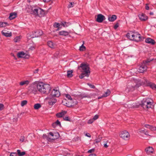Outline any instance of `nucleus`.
Instances as JSON below:
<instances>
[{"label": "nucleus", "instance_id": "nucleus-1", "mask_svg": "<svg viewBox=\"0 0 156 156\" xmlns=\"http://www.w3.org/2000/svg\"><path fill=\"white\" fill-rule=\"evenodd\" d=\"M50 90L51 87L49 84L42 82L35 81L29 87L28 92L34 94H37L38 91L41 94H48Z\"/></svg>", "mask_w": 156, "mask_h": 156}, {"label": "nucleus", "instance_id": "nucleus-2", "mask_svg": "<svg viewBox=\"0 0 156 156\" xmlns=\"http://www.w3.org/2000/svg\"><path fill=\"white\" fill-rule=\"evenodd\" d=\"M145 84V82L142 81L137 79H133V80L129 83L127 85L125 91L126 92L130 91H132L134 90L136 88L139 87L140 85H144Z\"/></svg>", "mask_w": 156, "mask_h": 156}, {"label": "nucleus", "instance_id": "nucleus-3", "mask_svg": "<svg viewBox=\"0 0 156 156\" xmlns=\"http://www.w3.org/2000/svg\"><path fill=\"white\" fill-rule=\"evenodd\" d=\"M80 67L82 69V73L79 76V77L80 79L83 78L84 76L88 77L90 74V71L89 69L88 66L85 64L82 63Z\"/></svg>", "mask_w": 156, "mask_h": 156}, {"label": "nucleus", "instance_id": "nucleus-4", "mask_svg": "<svg viewBox=\"0 0 156 156\" xmlns=\"http://www.w3.org/2000/svg\"><path fill=\"white\" fill-rule=\"evenodd\" d=\"M153 101L150 98H144L140 104L141 106L144 109L151 108L152 106Z\"/></svg>", "mask_w": 156, "mask_h": 156}, {"label": "nucleus", "instance_id": "nucleus-5", "mask_svg": "<svg viewBox=\"0 0 156 156\" xmlns=\"http://www.w3.org/2000/svg\"><path fill=\"white\" fill-rule=\"evenodd\" d=\"M65 96L68 100H69V103H70V105H67L66 103V104H65V103H64V102L66 100H65L62 102V103L64 105H66L68 107H70L76 104L77 101L76 100L73 99L69 94H66Z\"/></svg>", "mask_w": 156, "mask_h": 156}, {"label": "nucleus", "instance_id": "nucleus-6", "mask_svg": "<svg viewBox=\"0 0 156 156\" xmlns=\"http://www.w3.org/2000/svg\"><path fill=\"white\" fill-rule=\"evenodd\" d=\"M33 12L35 15L40 17H43L45 14V11L40 8L34 9Z\"/></svg>", "mask_w": 156, "mask_h": 156}, {"label": "nucleus", "instance_id": "nucleus-7", "mask_svg": "<svg viewBox=\"0 0 156 156\" xmlns=\"http://www.w3.org/2000/svg\"><path fill=\"white\" fill-rule=\"evenodd\" d=\"M46 100L48 102V104L50 105H52L55 104L57 101V99H56V97L49 94L46 98Z\"/></svg>", "mask_w": 156, "mask_h": 156}, {"label": "nucleus", "instance_id": "nucleus-8", "mask_svg": "<svg viewBox=\"0 0 156 156\" xmlns=\"http://www.w3.org/2000/svg\"><path fill=\"white\" fill-rule=\"evenodd\" d=\"M43 34V32L41 30H37L35 31L33 33V35L32 36H30L29 34H28L27 35V37L29 39L31 38H33L34 37H38L41 35Z\"/></svg>", "mask_w": 156, "mask_h": 156}, {"label": "nucleus", "instance_id": "nucleus-9", "mask_svg": "<svg viewBox=\"0 0 156 156\" xmlns=\"http://www.w3.org/2000/svg\"><path fill=\"white\" fill-rule=\"evenodd\" d=\"M120 136L125 140H128L130 137L129 133L126 131H124L121 132L119 134Z\"/></svg>", "mask_w": 156, "mask_h": 156}, {"label": "nucleus", "instance_id": "nucleus-10", "mask_svg": "<svg viewBox=\"0 0 156 156\" xmlns=\"http://www.w3.org/2000/svg\"><path fill=\"white\" fill-rule=\"evenodd\" d=\"M48 93H49V95L56 98L58 97L60 95V92L57 89H54L52 90H50Z\"/></svg>", "mask_w": 156, "mask_h": 156}, {"label": "nucleus", "instance_id": "nucleus-11", "mask_svg": "<svg viewBox=\"0 0 156 156\" xmlns=\"http://www.w3.org/2000/svg\"><path fill=\"white\" fill-rule=\"evenodd\" d=\"M17 56L19 58L26 59L30 57V55L29 54L25 53L23 51L18 53L17 54Z\"/></svg>", "mask_w": 156, "mask_h": 156}, {"label": "nucleus", "instance_id": "nucleus-12", "mask_svg": "<svg viewBox=\"0 0 156 156\" xmlns=\"http://www.w3.org/2000/svg\"><path fill=\"white\" fill-rule=\"evenodd\" d=\"M49 134L52 137V139L54 140L58 138L59 136V134L58 132H55L54 133L50 132Z\"/></svg>", "mask_w": 156, "mask_h": 156}, {"label": "nucleus", "instance_id": "nucleus-13", "mask_svg": "<svg viewBox=\"0 0 156 156\" xmlns=\"http://www.w3.org/2000/svg\"><path fill=\"white\" fill-rule=\"evenodd\" d=\"M105 17L101 14H99L97 16L96 21L99 23H101L104 20Z\"/></svg>", "mask_w": 156, "mask_h": 156}, {"label": "nucleus", "instance_id": "nucleus-14", "mask_svg": "<svg viewBox=\"0 0 156 156\" xmlns=\"http://www.w3.org/2000/svg\"><path fill=\"white\" fill-rule=\"evenodd\" d=\"M147 69V67L145 65L142 64L140 66L139 69V71L140 73H143Z\"/></svg>", "mask_w": 156, "mask_h": 156}, {"label": "nucleus", "instance_id": "nucleus-15", "mask_svg": "<svg viewBox=\"0 0 156 156\" xmlns=\"http://www.w3.org/2000/svg\"><path fill=\"white\" fill-rule=\"evenodd\" d=\"M133 40L136 41H138L141 40V37L140 34L136 33H135L134 37H133Z\"/></svg>", "mask_w": 156, "mask_h": 156}, {"label": "nucleus", "instance_id": "nucleus-16", "mask_svg": "<svg viewBox=\"0 0 156 156\" xmlns=\"http://www.w3.org/2000/svg\"><path fill=\"white\" fill-rule=\"evenodd\" d=\"M140 20L142 21H145L147 19V17L145 14L142 13L139 15Z\"/></svg>", "mask_w": 156, "mask_h": 156}, {"label": "nucleus", "instance_id": "nucleus-17", "mask_svg": "<svg viewBox=\"0 0 156 156\" xmlns=\"http://www.w3.org/2000/svg\"><path fill=\"white\" fill-rule=\"evenodd\" d=\"M145 41L147 43L152 44H154L155 43V41L154 40L149 37L145 39Z\"/></svg>", "mask_w": 156, "mask_h": 156}, {"label": "nucleus", "instance_id": "nucleus-18", "mask_svg": "<svg viewBox=\"0 0 156 156\" xmlns=\"http://www.w3.org/2000/svg\"><path fill=\"white\" fill-rule=\"evenodd\" d=\"M140 105V104L133 103L132 104H129L128 107L129 108H138L139 106Z\"/></svg>", "mask_w": 156, "mask_h": 156}, {"label": "nucleus", "instance_id": "nucleus-19", "mask_svg": "<svg viewBox=\"0 0 156 156\" xmlns=\"http://www.w3.org/2000/svg\"><path fill=\"white\" fill-rule=\"evenodd\" d=\"M66 112H67L66 111H62L56 114V116L57 117L61 118L66 113Z\"/></svg>", "mask_w": 156, "mask_h": 156}, {"label": "nucleus", "instance_id": "nucleus-20", "mask_svg": "<svg viewBox=\"0 0 156 156\" xmlns=\"http://www.w3.org/2000/svg\"><path fill=\"white\" fill-rule=\"evenodd\" d=\"M144 126L147 128L150 129L151 131H154L156 130V128L154 126L149 125H145Z\"/></svg>", "mask_w": 156, "mask_h": 156}, {"label": "nucleus", "instance_id": "nucleus-21", "mask_svg": "<svg viewBox=\"0 0 156 156\" xmlns=\"http://www.w3.org/2000/svg\"><path fill=\"white\" fill-rule=\"evenodd\" d=\"M134 35L135 33H129L127 34L126 36L130 40H133V37H134Z\"/></svg>", "mask_w": 156, "mask_h": 156}, {"label": "nucleus", "instance_id": "nucleus-22", "mask_svg": "<svg viewBox=\"0 0 156 156\" xmlns=\"http://www.w3.org/2000/svg\"><path fill=\"white\" fill-rule=\"evenodd\" d=\"M117 18V17L115 15H112V16H109L108 17V20L110 22H113Z\"/></svg>", "mask_w": 156, "mask_h": 156}, {"label": "nucleus", "instance_id": "nucleus-23", "mask_svg": "<svg viewBox=\"0 0 156 156\" xmlns=\"http://www.w3.org/2000/svg\"><path fill=\"white\" fill-rule=\"evenodd\" d=\"M145 150L147 153H152L154 151L153 148L151 147H147L145 149Z\"/></svg>", "mask_w": 156, "mask_h": 156}, {"label": "nucleus", "instance_id": "nucleus-24", "mask_svg": "<svg viewBox=\"0 0 156 156\" xmlns=\"http://www.w3.org/2000/svg\"><path fill=\"white\" fill-rule=\"evenodd\" d=\"M16 16L17 14L16 13H11L10 14V16L9 17V18L10 20H11L16 18Z\"/></svg>", "mask_w": 156, "mask_h": 156}, {"label": "nucleus", "instance_id": "nucleus-25", "mask_svg": "<svg viewBox=\"0 0 156 156\" xmlns=\"http://www.w3.org/2000/svg\"><path fill=\"white\" fill-rule=\"evenodd\" d=\"M30 83V82L29 80H26L25 81H22L20 82L19 83L20 85V86H23L24 85H27L29 84Z\"/></svg>", "mask_w": 156, "mask_h": 156}, {"label": "nucleus", "instance_id": "nucleus-26", "mask_svg": "<svg viewBox=\"0 0 156 156\" xmlns=\"http://www.w3.org/2000/svg\"><path fill=\"white\" fill-rule=\"evenodd\" d=\"M2 35L6 37H9L11 36L12 34L11 32H6L4 31H2Z\"/></svg>", "mask_w": 156, "mask_h": 156}, {"label": "nucleus", "instance_id": "nucleus-27", "mask_svg": "<svg viewBox=\"0 0 156 156\" xmlns=\"http://www.w3.org/2000/svg\"><path fill=\"white\" fill-rule=\"evenodd\" d=\"M69 34V32L66 31H61L59 32V34L61 36H66L68 35Z\"/></svg>", "mask_w": 156, "mask_h": 156}, {"label": "nucleus", "instance_id": "nucleus-28", "mask_svg": "<svg viewBox=\"0 0 156 156\" xmlns=\"http://www.w3.org/2000/svg\"><path fill=\"white\" fill-rule=\"evenodd\" d=\"M48 46L51 48H54L55 47V44L51 41H48Z\"/></svg>", "mask_w": 156, "mask_h": 156}, {"label": "nucleus", "instance_id": "nucleus-29", "mask_svg": "<svg viewBox=\"0 0 156 156\" xmlns=\"http://www.w3.org/2000/svg\"><path fill=\"white\" fill-rule=\"evenodd\" d=\"M110 90L108 89L105 92V93L103 94V96L104 97H106L110 95Z\"/></svg>", "mask_w": 156, "mask_h": 156}, {"label": "nucleus", "instance_id": "nucleus-30", "mask_svg": "<svg viewBox=\"0 0 156 156\" xmlns=\"http://www.w3.org/2000/svg\"><path fill=\"white\" fill-rule=\"evenodd\" d=\"M41 105L39 103H37L34 105V108L35 109L37 110L41 107Z\"/></svg>", "mask_w": 156, "mask_h": 156}, {"label": "nucleus", "instance_id": "nucleus-31", "mask_svg": "<svg viewBox=\"0 0 156 156\" xmlns=\"http://www.w3.org/2000/svg\"><path fill=\"white\" fill-rule=\"evenodd\" d=\"M17 154L19 156H23L26 154V153L24 151L21 152L19 150H18L17 151Z\"/></svg>", "mask_w": 156, "mask_h": 156}, {"label": "nucleus", "instance_id": "nucleus-32", "mask_svg": "<svg viewBox=\"0 0 156 156\" xmlns=\"http://www.w3.org/2000/svg\"><path fill=\"white\" fill-rule=\"evenodd\" d=\"M8 25V24L6 22H0V27H5Z\"/></svg>", "mask_w": 156, "mask_h": 156}, {"label": "nucleus", "instance_id": "nucleus-33", "mask_svg": "<svg viewBox=\"0 0 156 156\" xmlns=\"http://www.w3.org/2000/svg\"><path fill=\"white\" fill-rule=\"evenodd\" d=\"M21 38V36H17L14 39V41L15 42H19Z\"/></svg>", "mask_w": 156, "mask_h": 156}, {"label": "nucleus", "instance_id": "nucleus-34", "mask_svg": "<svg viewBox=\"0 0 156 156\" xmlns=\"http://www.w3.org/2000/svg\"><path fill=\"white\" fill-rule=\"evenodd\" d=\"M149 86L153 89L156 90V85L151 83H149Z\"/></svg>", "mask_w": 156, "mask_h": 156}, {"label": "nucleus", "instance_id": "nucleus-35", "mask_svg": "<svg viewBox=\"0 0 156 156\" xmlns=\"http://www.w3.org/2000/svg\"><path fill=\"white\" fill-rule=\"evenodd\" d=\"M73 71L72 70L71 71H68L67 72V76L68 77H70L73 76L72 74Z\"/></svg>", "mask_w": 156, "mask_h": 156}, {"label": "nucleus", "instance_id": "nucleus-36", "mask_svg": "<svg viewBox=\"0 0 156 156\" xmlns=\"http://www.w3.org/2000/svg\"><path fill=\"white\" fill-rule=\"evenodd\" d=\"M84 41L83 42V44L80 47L79 50L80 51H83L85 50V47L83 45Z\"/></svg>", "mask_w": 156, "mask_h": 156}, {"label": "nucleus", "instance_id": "nucleus-37", "mask_svg": "<svg viewBox=\"0 0 156 156\" xmlns=\"http://www.w3.org/2000/svg\"><path fill=\"white\" fill-rule=\"evenodd\" d=\"M61 23L62 25L64 27H66L70 25V23H69L65 22H62Z\"/></svg>", "mask_w": 156, "mask_h": 156}, {"label": "nucleus", "instance_id": "nucleus-38", "mask_svg": "<svg viewBox=\"0 0 156 156\" xmlns=\"http://www.w3.org/2000/svg\"><path fill=\"white\" fill-rule=\"evenodd\" d=\"M60 24L58 23H55L54 24V27H55L58 28L56 30H59V27H60Z\"/></svg>", "mask_w": 156, "mask_h": 156}, {"label": "nucleus", "instance_id": "nucleus-39", "mask_svg": "<svg viewBox=\"0 0 156 156\" xmlns=\"http://www.w3.org/2000/svg\"><path fill=\"white\" fill-rule=\"evenodd\" d=\"M27 101L26 100H23L21 102V106L22 107L26 105L27 103Z\"/></svg>", "mask_w": 156, "mask_h": 156}, {"label": "nucleus", "instance_id": "nucleus-40", "mask_svg": "<svg viewBox=\"0 0 156 156\" xmlns=\"http://www.w3.org/2000/svg\"><path fill=\"white\" fill-rule=\"evenodd\" d=\"M74 3V2H70L68 6L69 8H72L73 7Z\"/></svg>", "mask_w": 156, "mask_h": 156}, {"label": "nucleus", "instance_id": "nucleus-41", "mask_svg": "<svg viewBox=\"0 0 156 156\" xmlns=\"http://www.w3.org/2000/svg\"><path fill=\"white\" fill-rule=\"evenodd\" d=\"M63 155L65 156H67L68 155H69V154L67 152V151H64L63 153Z\"/></svg>", "mask_w": 156, "mask_h": 156}, {"label": "nucleus", "instance_id": "nucleus-42", "mask_svg": "<svg viewBox=\"0 0 156 156\" xmlns=\"http://www.w3.org/2000/svg\"><path fill=\"white\" fill-rule=\"evenodd\" d=\"M80 97L81 98H83L86 97H88V96L85 94H83L81 95H80Z\"/></svg>", "mask_w": 156, "mask_h": 156}, {"label": "nucleus", "instance_id": "nucleus-43", "mask_svg": "<svg viewBox=\"0 0 156 156\" xmlns=\"http://www.w3.org/2000/svg\"><path fill=\"white\" fill-rule=\"evenodd\" d=\"M99 116L98 115H96L94 116L93 117V119L94 121L97 119L98 118Z\"/></svg>", "mask_w": 156, "mask_h": 156}, {"label": "nucleus", "instance_id": "nucleus-44", "mask_svg": "<svg viewBox=\"0 0 156 156\" xmlns=\"http://www.w3.org/2000/svg\"><path fill=\"white\" fill-rule=\"evenodd\" d=\"M56 125L57 126H60L61 125V123L58 120H57L56 122H54Z\"/></svg>", "mask_w": 156, "mask_h": 156}, {"label": "nucleus", "instance_id": "nucleus-45", "mask_svg": "<svg viewBox=\"0 0 156 156\" xmlns=\"http://www.w3.org/2000/svg\"><path fill=\"white\" fill-rule=\"evenodd\" d=\"M4 108V105L1 103H0V110H2Z\"/></svg>", "mask_w": 156, "mask_h": 156}, {"label": "nucleus", "instance_id": "nucleus-46", "mask_svg": "<svg viewBox=\"0 0 156 156\" xmlns=\"http://www.w3.org/2000/svg\"><path fill=\"white\" fill-rule=\"evenodd\" d=\"M94 121L93 119H89L87 123L88 124H91V123H92L94 122Z\"/></svg>", "mask_w": 156, "mask_h": 156}, {"label": "nucleus", "instance_id": "nucleus-47", "mask_svg": "<svg viewBox=\"0 0 156 156\" xmlns=\"http://www.w3.org/2000/svg\"><path fill=\"white\" fill-rule=\"evenodd\" d=\"M24 137L23 136H21L20 139V141L22 142H23L24 141Z\"/></svg>", "mask_w": 156, "mask_h": 156}, {"label": "nucleus", "instance_id": "nucleus-48", "mask_svg": "<svg viewBox=\"0 0 156 156\" xmlns=\"http://www.w3.org/2000/svg\"><path fill=\"white\" fill-rule=\"evenodd\" d=\"M87 85L91 88H94L95 86L94 85H92L89 83H87Z\"/></svg>", "mask_w": 156, "mask_h": 156}, {"label": "nucleus", "instance_id": "nucleus-49", "mask_svg": "<svg viewBox=\"0 0 156 156\" xmlns=\"http://www.w3.org/2000/svg\"><path fill=\"white\" fill-rule=\"evenodd\" d=\"M104 147L105 148H107L108 147V146L107 145V141H105L104 142Z\"/></svg>", "mask_w": 156, "mask_h": 156}, {"label": "nucleus", "instance_id": "nucleus-50", "mask_svg": "<svg viewBox=\"0 0 156 156\" xmlns=\"http://www.w3.org/2000/svg\"><path fill=\"white\" fill-rule=\"evenodd\" d=\"M9 156H17V154L16 153L12 152L11 153Z\"/></svg>", "mask_w": 156, "mask_h": 156}, {"label": "nucleus", "instance_id": "nucleus-51", "mask_svg": "<svg viewBox=\"0 0 156 156\" xmlns=\"http://www.w3.org/2000/svg\"><path fill=\"white\" fill-rule=\"evenodd\" d=\"M42 137L44 139H46L47 140L48 139V137H47V135L46 134H43Z\"/></svg>", "mask_w": 156, "mask_h": 156}, {"label": "nucleus", "instance_id": "nucleus-52", "mask_svg": "<svg viewBox=\"0 0 156 156\" xmlns=\"http://www.w3.org/2000/svg\"><path fill=\"white\" fill-rule=\"evenodd\" d=\"M34 49H35L34 47V46H32L31 47H30L29 48V51H30V50L32 51V50H34Z\"/></svg>", "mask_w": 156, "mask_h": 156}, {"label": "nucleus", "instance_id": "nucleus-53", "mask_svg": "<svg viewBox=\"0 0 156 156\" xmlns=\"http://www.w3.org/2000/svg\"><path fill=\"white\" fill-rule=\"evenodd\" d=\"M145 131V130H142L140 129L139 131V132L140 133H144Z\"/></svg>", "mask_w": 156, "mask_h": 156}, {"label": "nucleus", "instance_id": "nucleus-54", "mask_svg": "<svg viewBox=\"0 0 156 156\" xmlns=\"http://www.w3.org/2000/svg\"><path fill=\"white\" fill-rule=\"evenodd\" d=\"M94 149H92L88 151V153H91L92 152H93L94 151Z\"/></svg>", "mask_w": 156, "mask_h": 156}, {"label": "nucleus", "instance_id": "nucleus-55", "mask_svg": "<svg viewBox=\"0 0 156 156\" xmlns=\"http://www.w3.org/2000/svg\"><path fill=\"white\" fill-rule=\"evenodd\" d=\"M118 26L119 24L118 23H117L114 26V28L115 29H116L118 27Z\"/></svg>", "mask_w": 156, "mask_h": 156}, {"label": "nucleus", "instance_id": "nucleus-56", "mask_svg": "<svg viewBox=\"0 0 156 156\" xmlns=\"http://www.w3.org/2000/svg\"><path fill=\"white\" fill-rule=\"evenodd\" d=\"M85 136L88 137H90L91 136L89 133H87L85 134Z\"/></svg>", "mask_w": 156, "mask_h": 156}, {"label": "nucleus", "instance_id": "nucleus-57", "mask_svg": "<svg viewBox=\"0 0 156 156\" xmlns=\"http://www.w3.org/2000/svg\"><path fill=\"white\" fill-rule=\"evenodd\" d=\"M149 7L147 4H146L145 6V9L146 10H148L149 9Z\"/></svg>", "mask_w": 156, "mask_h": 156}, {"label": "nucleus", "instance_id": "nucleus-58", "mask_svg": "<svg viewBox=\"0 0 156 156\" xmlns=\"http://www.w3.org/2000/svg\"><path fill=\"white\" fill-rule=\"evenodd\" d=\"M64 119L65 120H69V118L68 117H65L64 118Z\"/></svg>", "mask_w": 156, "mask_h": 156}, {"label": "nucleus", "instance_id": "nucleus-59", "mask_svg": "<svg viewBox=\"0 0 156 156\" xmlns=\"http://www.w3.org/2000/svg\"><path fill=\"white\" fill-rule=\"evenodd\" d=\"M100 141V139H97L95 140V142L96 143L99 142Z\"/></svg>", "mask_w": 156, "mask_h": 156}, {"label": "nucleus", "instance_id": "nucleus-60", "mask_svg": "<svg viewBox=\"0 0 156 156\" xmlns=\"http://www.w3.org/2000/svg\"><path fill=\"white\" fill-rule=\"evenodd\" d=\"M56 126V125L55 123H53L52 124V126L54 128H55Z\"/></svg>", "mask_w": 156, "mask_h": 156}, {"label": "nucleus", "instance_id": "nucleus-61", "mask_svg": "<svg viewBox=\"0 0 156 156\" xmlns=\"http://www.w3.org/2000/svg\"><path fill=\"white\" fill-rule=\"evenodd\" d=\"M144 134L146 135H149L148 134L147 132V131H144Z\"/></svg>", "mask_w": 156, "mask_h": 156}, {"label": "nucleus", "instance_id": "nucleus-62", "mask_svg": "<svg viewBox=\"0 0 156 156\" xmlns=\"http://www.w3.org/2000/svg\"><path fill=\"white\" fill-rule=\"evenodd\" d=\"M88 156H96V155L95 154H92L89 155Z\"/></svg>", "mask_w": 156, "mask_h": 156}, {"label": "nucleus", "instance_id": "nucleus-63", "mask_svg": "<svg viewBox=\"0 0 156 156\" xmlns=\"http://www.w3.org/2000/svg\"><path fill=\"white\" fill-rule=\"evenodd\" d=\"M104 98V96H103V95H102V96H101L99 97L98 98V99H100L101 98Z\"/></svg>", "mask_w": 156, "mask_h": 156}, {"label": "nucleus", "instance_id": "nucleus-64", "mask_svg": "<svg viewBox=\"0 0 156 156\" xmlns=\"http://www.w3.org/2000/svg\"><path fill=\"white\" fill-rule=\"evenodd\" d=\"M38 69H37L36 70H35L34 71V73H36L38 71Z\"/></svg>", "mask_w": 156, "mask_h": 156}]
</instances>
